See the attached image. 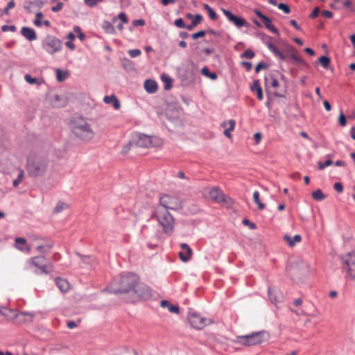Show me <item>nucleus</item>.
<instances>
[{
  "instance_id": "nucleus-17",
  "label": "nucleus",
  "mask_w": 355,
  "mask_h": 355,
  "mask_svg": "<svg viewBox=\"0 0 355 355\" xmlns=\"http://www.w3.org/2000/svg\"><path fill=\"white\" fill-rule=\"evenodd\" d=\"M180 247L182 251L179 252V257L182 261L187 262L192 257L193 251L187 243H181Z\"/></svg>"
},
{
  "instance_id": "nucleus-15",
  "label": "nucleus",
  "mask_w": 355,
  "mask_h": 355,
  "mask_svg": "<svg viewBox=\"0 0 355 355\" xmlns=\"http://www.w3.org/2000/svg\"><path fill=\"white\" fill-rule=\"evenodd\" d=\"M222 12L228 20L234 24L236 27L241 28L243 26H248V21L245 19L235 16L230 11L224 8L222 9Z\"/></svg>"
},
{
  "instance_id": "nucleus-44",
  "label": "nucleus",
  "mask_w": 355,
  "mask_h": 355,
  "mask_svg": "<svg viewBox=\"0 0 355 355\" xmlns=\"http://www.w3.org/2000/svg\"><path fill=\"white\" fill-rule=\"evenodd\" d=\"M24 79L27 83H28L31 85L37 83V79L35 78L31 77V76L29 74H26L24 76Z\"/></svg>"
},
{
  "instance_id": "nucleus-37",
  "label": "nucleus",
  "mask_w": 355,
  "mask_h": 355,
  "mask_svg": "<svg viewBox=\"0 0 355 355\" xmlns=\"http://www.w3.org/2000/svg\"><path fill=\"white\" fill-rule=\"evenodd\" d=\"M117 19H120L121 23H123V24H127L128 22V17H127L125 13H124V12H121L118 15V16L116 17H113L112 22L115 23Z\"/></svg>"
},
{
  "instance_id": "nucleus-30",
  "label": "nucleus",
  "mask_w": 355,
  "mask_h": 355,
  "mask_svg": "<svg viewBox=\"0 0 355 355\" xmlns=\"http://www.w3.org/2000/svg\"><path fill=\"white\" fill-rule=\"evenodd\" d=\"M266 84L267 87H271L274 89H276L279 86V82L277 79L270 76L269 78H266Z\"/></svg>"
},
{
  "instance_id": "nucleus-19",
  "label": "nucleus",
  "mask_w": 355,
  "mask_h": 355,
  "mask_svg": "<svg viewBox=\"0 0 355 355\" xmlns=\"http://www.w3.org/2000/svg\"><path fill=\"white\" fill-rule=\"evenodd\" d=\"M21 35L28 41H33L37 39L35 31L28 27H22L21 29Z\"/></svg>"
},
{
  "instance_id": "nucleus-31",
  "label": "nucleus",
  "mask_w": 355,
  "mask_h": 355,
  "mask_svg": "<svg viewBox=\"0 0 355 355\" xmlns=\"http://www.w3.org/2000/svg\"><path fill=\"white\" fill-rule=\"evenodd\" d=\"M253 200L258 205V209L259 210H263L265 208V205L260 200V194L259 191H255L253 193Z\"/></svg>"
},
{
  "instance_id": "nucleus-3",
  "label": "nucleus",
  "mask_w": 355,
  "mask_h": 355,
  "mask_svg": "<svg viewBox=\"0 0 355 355\" xmlns=\"http://www.w3.org/2000/svg\"><path fill=\"white\" fill-rule=\"evenodd\" d=\"M48 166L47 159L40 155H31L27 160L26 169L29 175L41 176L44 174Z\"/></svg>"
},
{
  "instance_id": "nucleus-14",
  "label": "nucleus",
  "mask_w": 355,
  "mask_h": 355,
  "mask_svg": "<svg viewBox=\"0 0 355 355\" xmlns=\"http://www.w3.org/2000/svg\"><path fill=\"white\" fill-rule=\"evenodd\" d=\"M209 198L216 203L227 202L229 198L225 196L223 191L218 187H213L209 191Z\"/></svg>"
},
{
  "instance_id": "nucleus-2",
  "label": "nucleus",
  "mask_w": 355,
  "mask_h": 355,
  "mask_svg": "<svg viewBox=\"0 0 355 355\" xmlns=\"http://www.w3.org/2000/svg\"><path fill=\"white\" fill-rule=\"evenodd\" d=\"M138 282L137 277L134 274L123 275L119 279H114L110 284L111 292L119 294L133 291Z\"/></svg>"
},
{
  "instance_id": "nucleus-22",
  "label": "nucleus",
  "mask_w": 355,
  "mask_h": 355,
  "mask_svg": "<svg viewBox=\"0 0 355 355\" xmlns=\"http://www.w3.org/2000/svg\"><path fill=\"white\" fill-rule=\"evenodd\" d=\"M15 247L21 251H26L28 253L31 252V248L26 245V240L24 238L15 239Z\"/></svg>"
},
{
  "instance_id": "nucleus-57",
  "label": "nucleus",
  "mask_w": 355,
  "mask_h": 355,
  "mask_svg": "<svg viewBox=\"0 0 355 355\" xmlns=\"http://www.w3.org/2000/svg\"><path fill=\"white\" fill-rule=\"evenodd\" d=\"M321 15L327 18H331L333 17V13L329 10H322Z\"/></svg>"
},
{
  "instance_id": "nucleus-34",
  "label": "nucleus",
  "mask_w": 355,
  "mask_h": 355,
  "mask_svg": "<svg viewBox=\"0 0 355 355\" xmlns=\"http://www.w3.org/2000/svg\"><path fill=\"white\" fill-rule=\"evenodd\" d=\"M312 197L318 201L323 200L326 198L325 195L319 189L312 193Z\"/></svg>"
},
{
  "instance_id": "nucleus-38",
  "label": "nucleus",
  "mask_w": 355,
  "mask_h": 355,
  "mask_svg": "<svg viewBox=\"0 0 355 355\" xmlns=\"http://www.w3.org/2000/svg\"><path fill=\"white\" fill-rule=\"evenodd\" d=\"M69 207V205L64 202H59L54 209L55 213H59Z\"/></svg>"
},
{
  "instance_id": "nucleus-40",
  "label": "nucleus",
  "mask_w": 355,
  "mask_h": 355,
  "mask_svg": "<svg viewBox=\"0 0 355 355\" xmlns=\"http://www.w3.org/2000/svg\"><path fill=\"white\" fill-rule=\"evenodd\" d=\"M320 64L325 69H327L330 64V59L327 56H321L318 59Z\"/></svg>"
},
{
  "instance_id": "nucleus-52",
  "label": "nucleus",
  "mask_w": 355,
  "mask_h": 355,
  "mask_svg": "<svg viewBox=\"0 0 355 355\" xmlns=\"http://www.w3.org/2000/svg\"><path fill=\"white\" fill-rule=\"evenodd\" d=\"M254 53L251 50H246L243 53V57H244L247 59H252V58H254Z\"/></svg>"
},
{
  "instance_id": "nucleus-48",
  "label": "nucleus",
  "mask_w": 355,
  "mask_h": 355,
  "mask_svg": "<svg viewBox=\"0 0 355 355\" xmlns=\"http://www.w3.org/2000/svg\"><path fill=\"white\" fill-rule=\"evenodd\" d=\"M15 6V3L13 1H10L7 6L3 10V13L6 15H8L9 12V10L12 8H13Z\"/></svg>"
},
{
  "instance_id": "nucleus-1",
  "label": "nucleus",
  "mask_w": 355,
  "mask_h": 355,
  "mask_svg": "<svg viewBox=\"0 0 355 355\" xmlns=\"http://www.w3.org/2000/svg\"><path fill=\"white\" fill-rule=\"evenodd\" d=\"M152 218L157 220L164 234L168 235L173 234L175 226V219L168 210L162 207H156L152 214Z\"/></svg>"
},
{
  "instance_id": "nucleus-20",
  "label": "nucleus",
  "mask_w": 355,
  "mask_h": 355,
  "mask_svg": "<svg viewBox=\"0 0 355 355\" xmlns=\"http://www.w3.org/2000/svg\"><path fill=\"white\" fill-rule=\"evenodd\" d=\"M55 284L58 288L62 293H67L70 289V284L68 281L62 278H56Z\"/></svg>"
},
{
  "instance_id": "nucleus-58",
  "label": "nucleus",
  "mask_w": 355,
  "mask_h": 355,
  "mask_svg": "<svg viewBox=\"0 0 355 355\" xmlns=\"http://www.w3.org/2000/svg\"><path fill=\"white\" fill-rule=\"evenodd\" d=\"M319 12H320L319 8L317 7L313 10L312 13L310 15V17L313 18V19L317 17L319 15Z\"/></svg>"
},
{
  "instance_id": "nucleus-49",
  "label": "nucleus",
  "mask_w": 355,
  "mask_h": 355,
  "mask_svg": "<svg viewBox=\"0 0 355 355\" xmlns=\"http://www.w3.org/2000/svg\"><path fill=\"white\" fill-rule=\"evenodd\" d=\"M174 24L178 27V28H185L186 26H185V24L184 22V20L182 19V18H179V19H177L175 21H174Z\"/></svg>"
},
{
  "instance_id": "nucleus-41",
  "label": "nucleus",
  "mask_w": 355,
  "mask_h": 355,
  "mask_svg": "<svg viewBox=\"0 0 355 355\" xmlns=\"http://www.w3.org/2000/svg\"><path fill=\"white\" fill-rule=\"evenodd\" d=\"M43 17V14L42 12H37L36 13V15H35V19L34 21V24L36 26H42V21L41 19H42Z\"/></svg>"
},
{
  "instance_id": "nucleus-55",
  "label": "nucleus",
  "mask_w": 355,
  "mask_h": 355,
  "mask_svg": "<svg viewBox=\"0 0 355 355\" xmlns=\"http://www.w3.org/2000/svg\"><path fill=\"white\" fill-rule=\"evenodd\" d=\"M334 188L338 193H341L343 191V187L340 182L335 183L334 185Z\"/></svg>"
},
{
  "instance_id": "nucleus-32",
  "label": "nucleus",
  "mask_w": 355,
  "mask_h": 355,
  "mask_svg": "<svg viewBox=\"0 0 355 355\" xmlns=\"http://www.w3.org/2000/svg\"><path fill=\"white\" fill-rule=\"evenodd\" d=\"M102 27L107 33L114 34L115 33V28L110 21H104L102 24Z\"/></svg>"
},
{
  "instance_id": "nucleus-61",
  "label": "nucleus",
  "mask_w": 355,
  "mask_h": 355,
  "mask_svg": "<svg viewBox=\"0 0 355 355\" xmlns=\"http://www.w3.org/2000/svg\"><path fill=\"white\" fill-rule=\"evenodd\" d=\"M290 24L293 26L296 30L300 31V27L298 26L297 21L294 19L290 21Z\"/></svg>"
},
{
  "instance_id": "nucleus-9",
  "label": "nucleus",
  "mask_w": 355,
  "mask_h": 355,
  "mask_svg": "<svg viewBox=\"0 0 355 355\" xmlns=\"http://www.w3.org/2000/svg\"><path fill=\"white\" fill-rule=\"evenodd\" d=\"M42 47L47 53L54 54L62 49V42L55 36L47 35L42 42Z\"/></svg>"
},
{
  "instance_id": "nucleus-39",
  "label": "nucleus",
  "mask_w": 355,
  "mask_h": 355,
  "mask_svg": "<svg viewBox=\"0 0 355 355\" xmlns=\"http://www.w3.org/2000/svg\"><path fill=\"white\" fill-rule=\"evenodd\" d=\"M24 178V172L23 171V170H19V173L18 174V176L17 178V179H15L14 181H13V186L15 187H17L23 180Z\"/></svg>"
},
{
  "instance_id": "nucleus-29",
  "label": "nucleus",
  "mask_w": 355,
  "mask_h": 355,
  "mask_svg": "<svg viewBox=\"0 0 355 355\" xmlns=\"http://www.w3.org/2000/svg\"><path fill=\"white\" fill-rule=\"evenodd\" d=\"M284 241H286L290 246H294L296 243H300L302 241L300 235L296 234L293 238L290 236L285 235L284 236Z\"/></svg>"
},
{
  "instance_id": "nucleus-24",
  "label": "nucleus",
  "mask_w": 355,
  "mask_h": 355,
  "mask_svg": "<svg viewBox=\"0 0 355 355\" xmlns=\"http://www.w3.org/2000/svg\"><path fill=\"white\" fill-rule=\"evenodd\" d=\"M144 88L149 94L155 93L158 89L157 83L153 80H146L144 83Z\"/></svg>"
},
{
  "instance_id": "nucleus-26",
  "label": "nucleus",
  "mask_w": 355,
  "mask_h": 355,
  "mask_svg": "<svg viewBox=\"0 0 355 355\" xmlns=\"http://www.w3.org/2000/svg\"><path fill=\"white\" fill-rule=\"evenodd\" d=\"M268 295L270 300L274 304H277L282 300V295L280 293L272 291V289H268Z\"/></svg>"
},
{
  "instance_id": "nucleus-11",
  "label": "nucleus",
  "mask_w": 355,
  "mask_h": 355,
  "mask_svg": "<svg viewBox=\"0 0 355 355\" xmlns=\"http://www.w3.org/2000/svg\"><path fill=\"white\" fill-rule=\"evenodd\" d=\"M344 268L351 279H355V254L349 253L343 258Z\"/></svg>"
},
{
  "instance_id": "nucleus-64",
  "label": "nucleus",
  "mask_w": 355,
  "mask_h": 355,
  "mask_svg": "<svg viewBox=\"0 0 355 355\" xmlns=\"http://www.w3.org/2000/svg\"><path fill=\"white\" fill-rule=\"evenodd\" d=\"M291 57H292V58L294 60H295L297 62H303L302 59L298 55H297V54H293L291 55Z\"/></svg>"
},
{
  "instance_id": "nucleus-53",
  "label": "nucleus",
  "mask_w": 355,
  "mask_h": 355,
  "mask_svg": "<svg viewBox=\"0 0 355 355\" xmlns=\"http://www.w3.org/2000/svg\"><path fill=\"white\" fill-rule=\"evenodd\" d=\"M63 6H64L63 3L58 2L55 6H54L51 8V10L55 12H58L62 9Z\"/></svg>"
},
{
  "instance_id": "nucleus-62",
  "label": "nucleus",
  "mask_w": 355,
  "mask_h": 355,
  "mask_svg": "<svg viewBox=\"0 0 355 355\" xmlns=\"http://www.w3.org/2000/svg\"><path fill=\"white\" fill-rule=\"evenodd\" d=\"M67 326L69 329H73L77 327V324L74 321H69Z\"/></svg>"
},
{
  "instance_id": "nucleus-59",
  "label": "nucleus",
  "mask_w": 355,
  "mask_h": 355,
  "mask_svg": "<svg viewBox=\"0 0 355 355\" xmlns=\"http://www.w3.org/2000/svg\"><path fill=\"white\" fill-rule=\"evenodd\" d=\"M243 223L244 225H249L250 228L252 230H254L256 228V225L253 223L250 222V220H248V219H245Z\"/></svg>"
},
{
  "instance_id": "nucleus-7",
  "label": "nucleus",
  "mask_w": 355,
  "mask_h": 355,
  "mask_svg": "<svg viewBox=\"0 0 355 355\" xmlns=\"http://www.w3.org/2000/svg\"><path fill=\"white\" fill-rule=\"evenodd\" d=\"M268 338L269 335L267 332L259 331L245 336H238L236 343L245 346H252L266 342Z\"/></svg>"
},
{
  "instance_id": "nucleus-63",
  "label": "nucleus",
  "mask_w": 355,
  "mask_h": 355,
  "mask_svg": "<svg viewBox=\"0 0 355 355\" xmlns=\"http://www.w3.org/2000/svg\"><path fill=\"white\" fill-rule=\"evenodd\" d=\"M65 45L69 48L71 50H74L75 49V45L73 44V43L72 42V41H68L66 42Z\"/></svg>"
},
{
  "instance_id": "nucleus-51",
  "label": "nucleus",
  "mask_w": 355,
  "mask_h": 355,
  "mask_svg": "<svg viewBox=\"0 0 355 355\" xmlns=\"http://www.w3.org/2000/svg\"><path fill=\"white\" fill-rule=\"evenodd\" d=\"M277 6L279 9L283 10L286 14L289 13L291 11L289 7L283 3H279Z\"/></svg>"
},
{
  "instance_id": "nucleus-4",
  "label": "nucleus",
  "mask_w": 355,
  "mask_h": 355,
  "mask_svg": "<svg viewBox=\"0 0 355 355\" xmlns=\"http://www.w3.org/2000/svg\"><path fill=\"white\" fill-rule=\"evenodd\" d=\"M71 129L76 137L84 141L91 140L94 135L90 125L83 119L73 121Z\"/></svg>"
},
{
  "instance_id": "nucleus-18",
  "label": "nucleus",
  "mask_w": 355,
  "mask_h": 355,
  "mask_svg": "<svg viewBox=\"0 0 355 355\" xmlns=\"http://www.w3.org/2000/svg\"><path fill=\"white\" fill-rule=\"evenodd\" d=\"M236 125V121L234 119L225 121L221 123V126L225 129L224 135L227 138L232 137L231 132L234 130Z\"/></svg>"
},
{
  "instance_id": "nucleus-45",
  "label": "nucleus",
  "mask_w": 355,
  "mask_h": 355,
  "mask_svg": "<svg viewBox=\"0 0 355 355\" xmlns=\"http://www.w3.org/2000/svg\"><path fill=\"white\" fill-rule=\"evenodd\" d=\"M103 0H84L85 3L89 7H94L98 3L102 2Z\"/></svg>"
},
{
  "instance_id": "nucleus-8",
  "label": "nucleus",
  "mask_w": 355,
  "mask_h": 355,
  "mask_svg": "<svg viewBox=\"0 0 355 355\" xmlns=\"http://www.w3.org/2000/svg\"><path fill=\"white\" fill-rule=\"evenodd\" d=\"M156 207H162L166 210H178L182 208V201L175 194H163L160 196L159 204Z\"/></svg>"
},
{
  "instance_id": "nucleus-23",
  "label": "nucleus",
  "mask_w": 355,
  "mask_h": 355,
  "mask_svg": "<svg viewBox=\"0 0 355 355\" xmlns=\"http://www.w3.org/2000/svg\"><path fill=\"white\" fill-rule=\"evenodd\" d=\"M53 245L49 243H38L35 245V248L41 254H46L50 252Z\"/></svg>"
},
{
  "instance_id": "nucleus-46",
  "label": "nucleus",
  "mask_w": 355,
  "mask_h": 355,
  "mask_svg": "<svg viewBox=\"0 0 355 355\" xmlns=\"http://www.w3.org/2000/svg\"><path fill=\"white\" fill-rule=\"evenodd\" d=\"M141 53V51L139 49H131L128 51V55L131 58H135L139 55H140Z\"/></svg>"
},
{
  "instance_id": "nucleus-13",
  "label": "nucleus",
  "mask_w": 355,
  "mask_h": 355,
  "mask_svg": "<svg viewBox=\"0 0 355 355\" xmlns=\"http://www.w3.org/2000/svg\"><path fill=\"white\" fill-rule=\"evenodd\" d=\"M188 320L191 327L196 329H202L207 324V320L196 313L189 314Z\"/></svg>"
},
{
  "instance_id": "nucleus-12",
  "label": "nucleus",
  "mask_w": 355,
  "mask_h": 355,
  "mask_svg": "<svg viewBox=\"0 0 355 355\" xmlns=\"http://www.w3.org/2000/svg\"><path fill=\"white\" fill-rule=\"evenodd\" d=\"M134 293L136 296L141 300H148L152 296V291L148 286L144 284H139L138 282L135 286L133 289Z\"/></svg>"
},
{
  "instance_id": "nucleus-27",
  "label": "nucleus",
  "mask_w": 355,
  "mask_h": 355,
  "mask_svg": "<svg viewBox=\"0 0 355 355\" xmlns=\"http://www.w3.org/2000/svg\"><path fill=\"white\" fill-rule=\"evenodd\" d=\"M267 46L268 49L274 53V55L282 60L286 59L284 55L278 49V48L272 43H268Z\"/></svg>"
},
{
  "instance_id": "nucleus-25",
  "label": "nucleus",
  "mask_w": 355,
  "mask_h": 355,
  "mask_svg": "<svg viewBox=\"0 0 355 355\" xmlns=\"http://www.w3.org/2000/svg\"><path fill=\"white\" fill-rule=\"evenodd\" d=\"M251 90L253 92H255L257 94V98L260 101L263 100V96L262 89L259 85V80H254L253 81L252 85H251Z\"/></svg>"
},
{
  "instance_id": "nucleus-56",
  "label": "nucleus",
  "mask_w": 355,
  "mask_h": 355,
  "mask_svg": "<svg viewBox=\"0 0 355 355\" xmlns=\"http://www.w3.org/2000/svg\"><path fill=\"white\" fill-rule=\"evenodd\" d=\"M132 24L135 26H143L145 24V21L143 19H136L133 21Z\"/></svg>"
},
{
  "instance_id": "nucleus-6",
  "label": "nucleus",
  "mask_w": 355,
  "mask_h": 355,
  "mask_svg": "<svg viewBox=\"0 0 355 355\" xmlns=\"http://www.w3.org/2000/svg\"><path fill=\"white\" fill-rule=\"evenodd\" d=\"M44 256H36L28 259L26 261V268L33 270L35 274H48L53 271L51 263H45Z\"/></svg>"
},
{
  "instance_id": "nucleus-16",
  "label": "nucleus",
  "mask_w": 355,
  "mask_h": 355,
  "mask_svg": "<svg viewBox=\"0 0 355 355\" xmlns=\"http://www.w3.org/2000/svg\"><path fill=\"white\" fill-rule=\"evenodd\" d=\"M255 14L261 19L266 28L270 30L273 33H278L277 29L272 25V21L268 17L262 14L258 10H255Z\"/></svg>"
},
{
  "instance_id": "nucleus-42",
  "label": "nucleus",
  "mask_w": 355,
  "mask_h": 355,
  "mask_svg": "<svg viewBox=\"0 0 355 355\" xmlns=\"http://www.w3.org/2000/svg\"><path fill=\"white\" fill-rule=\"evenodd\" d=\"M332 164H333V162L331 159L327 160L324 163L319 162L318 163V169L319 170H323L325 167L329 166H331Z\"/></svg>"
},
{
  "instance_id": "nucleus-21",
  "label": "nucleus",
  "mask_w": 355,
  "mask_h": 355,
  "mask_svg": "<svg viewBox=\"0 0 355 355\" xmlns=\"http://www.w3.org/2000/svg\"><path fill=\"white\" fill-rule=\"evenodd\" d=\"M103 102L106 104H112L115 110H119L121 107L120 102L115 95L105 96Z\"/></svg>"
},
{
  "instance_id": "nucleus-47",
  "label": "nucleus",
  "mask_w": 355,
  "mask_h": 355,
  "mask_svg": "<svg viewBox=\"0 0 355 355\" xmlns=\"http://www.w3.org/2000/svg\"><path fill=\"white\" fill-rule=\"evenodd\" d=\"M338 123L341 126H345L347 124V119L343 113H340L338 117Z\"/></svg>"
},
{
  "instance_id": "nucleus-10",
  "label": "nucleus",
  "mask_w": 355,
  "mask_h": 355,
  "mask_svg": "<svg viewBox=\"0 0 355 355\" xmlns=\"http://www.w3.org/2000/svg\"><path fill=\"white\" fill-rule=\"evenodd\" d=\"M3 314L8 315L10 319L15 318L19 323L30 322L33 320V314L28 312L18 313L15 310L6 309Z\"/></svg>"
},
{
  "instance_id": "nucleus-43",
  "label": "nucleus",
  "mask_w": 355,
  "mask_h": 355,
  "mask_svg": "<svg viewBox=\"0 0 355 355\" xmlns=\"http://www.w3.org/2000/svg\"><path fill=\"white\" fill-rule=\"evenodd\" d=\"M162 80L166 83L165 89H169L171 87V80L166 76H162Z\"/></svg>"
},
{
  "instance_id": "nucleus-50",
  "label": "nucleus",
  "mask_w": 355,
  "mask_h": 355,
  "mask_svg": "<svg viewBox=\"0 0 355 355\" xmlns=\"http://www.w3.org/2000/svg\"><path fill=\"white\" fill-rule=\"evenodd\" d=\"M202 20V17L200 15H196L193 19L192 20L193 26H197L199 24Z\"/></svg>"
},
{
  "instance_id": "nucleus-33",
  "label": "nucleus",
  "mask_w": 355,
  "mask_h": 355,
  "mask_svg": "<svg viewBox=\"0 0 355 355\" xmlns=\"http://www.w3.org/2000/svg\"><path fill=\"white\" fill-rule=\"evenodd\" d=\"M203 8L209 14V17L212 20H216L217 19V15L216 12L208 5L205 3L203 5Z\"/></svg>"
},
{
  "instance_id": "nucleus-60",
  "label": "nucleus",
  "mask_w": 355,
  "mask_h": 355,
  "mask_svg": "<svg viewBox=\"0 0 355 355\" xmlns=\"http://www.w3.org/2000/svg\"><path fill=\"white\" fill-rule=\"evenodd\" d=\"M266 67V65L265 64L260 62L256 66L255 71L258 73L261 69H263Z\"/></svg>"
},
{
  "instance_id": "nucleus-5",
  "label": "nucleus",
  "mask_w": 355,
  "mask_h": 355,
  "mask_svg": "<svg viewBox=\"0 0 355 355\" xmlns=\"http://www.w3.org/2000/svg\"><path fill=\"white\" fill-rule=\"evenodd\" d=\"M162 144L163 141L161 139L141 133H135L129 142V146H135L141 148L159 147Z\"/></svg>"
},
{
  "instance_id": "nucleus-36",
  "label": "nucleus",
  "mask_w": 355,
  "mask_h": 355,
  "mask_svg": "<svg viewBox=\"0 0 355 355\" xmlns=\"http://www.w3.org/2000/svg\"><path fill=\"white\" fill-rule=\"evenodd\" d=\"M201 73L203 76H207L211 80H216L217 78V74L216 73H210L207 67H204L202 69Z\"/></svg>"
},
{
  "instance_id": "nucleus-35",
  "label": "nucleus",
  "mask_w": 355,
  "mask_h": 355,
  "mask_svg": "<svg viewBox=\"0 0 355 355\" xmlns=\"http://www.w3.org/2000/svg\"><path fill=\"white\" fill-rule=\"evenodd\" d=\"M55 73H56V78L58 82H62L68 76V73L67 71H63L59 69L55 71Z\"/></svg>"
},
{
  "instance_id": "nucleus-54",
  "label": "nucleus",
  "mask_w": 355,
  "mask_h": 355,
  "mask_svg": "<svg viewBox=\"0 0 355 355\" xmlns=\"http://www.w3.org/2000/svg\"><path fill=\"white\" fill-rule=\"evenodd\" d=\"M205 31H199V32H197V33H193V34L192 35V38H193V40H196V39H198V38H200V37H202L205 36Z\"/></svg>"
},
{
  "instance_id": "nucleus-28",
  "label": "nucleus",
  "mask_w": 355,
  "mask_h": 355,
  "mask_svg": "<svg viewBox=\"0 0 355 355\" xmlns=\"http://www.w3.org/2000/svg\"><path fill=\"white\" fill-rule=\"evenodd\" d=\"M161 306L163 308L167 307L168 311L173 313H179L180 309L177 305H173L169 302L166 300H162L161 302Z\"/></svg>"
}]
</instances>
